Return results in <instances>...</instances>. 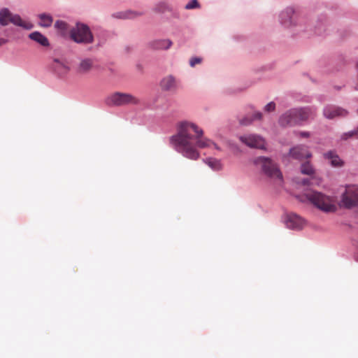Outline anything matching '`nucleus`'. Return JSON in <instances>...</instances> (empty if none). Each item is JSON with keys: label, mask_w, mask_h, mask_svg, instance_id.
Here are the masks:
<instances>
[{"label": "nucleus", "mask_w": 358, "mask_h": 358, "mask_svg": "<svg viewBox=\"0 0 358 358\" xmlns=\"http://www.w3.org/2000/svg\"><path fill=\"white\" fill-rule=\"evenodd\" d=\"M171 142L178 152L192 160L199 158L197 148H214L220 150L216 143L203 137L202 129L189 122H182L178 124V132L171 138Z\"/></svg>", "instance_id": "f257e3e1"}, {"label": "nucleus", "mask_w": 358, "mask_h": 358, "mask_svg": "<svg viewBox=\"0 0 358 358\" xmlns=\"http://www.w3.org/2000/svg\"><path fill=\"white\" fill-rule=\"evenodd\" d=\"M315 114L316 110L313 108H294L282 114L278 122L282 127L294 126L314 117Z\"/></svg>", "instance_id": "f03ea898"}, {"label": "nucleus", "mask_w": 358, "mask_h": 358, "mask_svg": "<svg viewBox=\"0 0 358 358\" xmlns=\"http://www.w3.org/2000/svg\"><path fill=\"white\" fill-rule=\"evenodd\" d=\"M307 199L315 208L324 213H334L337 210L336 198L317 191L306 194Z\"/></svg>", "instance_id": "7ed1b4c3"}, {"label": "nucleus", "mask_w": 358, "mask_h": 358, "mask_svg": "<svg viewBox=\"0 0 358 358\" xmlns=\"http://www.w3.org/2000/svg\"><path fill=\"white\" fill-rule=\"evenodd\" d=\"M344 188L341 194L340 206L346 209L358 208V185H346Z\"/></svg>", "instance_id": "20e7f679"}, {"label": "nucleus", "mask_w": 358, "mask_h": 358, "mask_svg": "<svg viewBox=\"0 0 358 358\" xmlns=\"http://www.w3.org/2000/svg\"><path fill=\"white\" fill-rule=\"evenodd\" d=\"M254 164L261 168L262 171L268 177L277 179L280 182L282 180V176L278 166L270 159L265 157H258L254 159Z\"/></svg>", "instance_id": "39448f33"}, {"label": "nucleus", "mask_w": 358, "mask_h": 358, "mask_svg": "<svg viewBox=\"0 0 358 358\" xmlns=\"http://www.w3.org/2000/svg\"><path fill=\"white\" fill-rule=\"evenodd\" d=\"M8 23H12L26 30H30L34 27L31 22L23 20L19 15L13 14L7 8H3L0 10V24L6 26Z\"/></svg>", "instance_id": "423d86ee"}, {"label": "nucleus", "mask_w": 358, "mask_h": 358, "mask_svg": "<svg viewBox=\"0 0 358 358\" xmlns=\"http://www.w3.org/2000/svg\"><path fill=\"white\" fill-rule=\"evenodd\" d=\"M71 38L78 43H92L94 40L93 35L88 26L78 23L70 31Z\"/></svg>", "instance_id": "0eeeda50"}, {"label": "nucleus", "mask_w": 358, "mask_h": 358, "mask_svg": "<svg viewBox=\"0 0 358 358\" xmlns=\"http://www.w3.org/2000/svg\"><path fill=\"white\" fill-rule=\"evenodd\" d=\"M107 103L110 106H122L125 105H138L140 100L136 96L123 92H115L107 98Z\"/></svg>", "instance_id": "6e6552de"}, {"label": "nucleus", "mask_w": 358, "mask_h": 358, "mask_svg": "<svg viewBox=\"0 0 358 358\" xmlns=\"http://www.w3.org/2000/svg\"><path fill=\"white\" fill-rule=\"evenodd\" d=\"M239 140L250 148L265 149V140L259 135L251 134L240 136Z\"/></svg>", "instance_id": "1a4fd4ad"}, {"label": "nucleus", "mask_w": 358, "mask_h": 358, "mask_svg": "<svg viewBox=\"0 0 358 358\" xmlns=\"http://www.w3.org/2000/svg\"><path fill=\"white\" fill-rule=\"evenodd\" d=\"M348 113L345 109L332 105L324 107L323 110L324 116L327 119H334L336 117H345Z\"/></svg>", "instance_id": "9d476101"}, {"label": "nucleus", "mask_w": 358, "mask_h": 358, "mask_svg": "<svg viewBox=\"0 0 358 358\" xmlns=\"http://www.w3.org/2000/svg\"><path fill=\"white\" fill-rule=\"evenodd\" d=\"M289 155L294 159L302 160L311 157V154L305 145H297L289 150Z\"/></svg>", "instance_id": "9b49d317"}, {"label": "nucleus", "mask_w": 358, "mask_h": 358, "mask_svg": "<svg viewBox=\"0 0 358 358\" xmlns=\"http://www.w3.org/2000/svg\"><path fill=\"white\" fill-rule=\"evenodd\" d=\"M160 87L163 91L176 92L178 89V82L174 76L169 75L162 79Z\"/></svg>", "instance_id": "f8f14e48"}, {"label": "nucleus", "mask_w": 358, "mask_h": 358, "mask_svg": "<svg viewBox=\"0 0 358 358\" xmlns=\"http://www.w3.org/2000/svg\"><path fill=\"white\" fill-rule=\"evenodd\" d=\"M305 224L303 219L296 214L292 213L288 215L286 225L288 228L292 229H301Z\"/></svg>", "instance_id": "ddd939ff"}, {"label": "nucleus", "mask_w": 358, "mask_h": 358, "mask_svg": "<svg viewBox=\"0 0 358 358\" xmlns=\"http://www.w3.org/2000/svg\"><path fill=\"white\" fill-rule=\"evenodd\" d=\"M94 66V62L92 59L85 58L80 60L77 66V72L80 74L88 73Z\"/></svg>", "instance_id": "4468645a"}, {"label": "nucleus", "mask_w": 358, "mask_h": 358, "mask_svg": "<svg viewBox=\"0 0 358 358\" xmlns=\"http://www.w3.org/2000/svg\"><path fill=\"white\" fill-rule=\"evenodd\" d=\"M52 68L59 76H64L69 71L68 64L65 62L58 59H55L53 60Z\"/></svg>", "instance_id": "2eb2a0df"}, {"label": "nucleus", "mask_w": 358, "mask_h": 358, "mask_svg": "<svg viewBox=\"0 0 358 358\" xmlns=\"http://www.w3.org/2000/svg\"><path fill=\"white\" fill-rule=\"evenodd\" d=\"M29 38L43 47H48L50 45V43L47 37L39 31H34L29 34Z\"/></svg>", "instance_id": "dca6fc26"}, {"label": "nucleus", "mask_w": 358, "mask_h": 358, "mask_svg": "<svg viewBox=\"0 0 358 358\" xmlns=\"http://www.w3.org/2000/svg\"><path fill=\"white\" fill-rule=\"evenodd\" d=\"M324 157L329 160V162L332 166L341 167L343 165V162L334 152H327L324 154Z\"/></svg>", "instance_id": "f3484780"}, {"label": "nucleus", "mask_w": 358, "mask_h": 358, "mask_svg": "<svg viewBox=\"0 0 358 358\" xmlns=\"http://www.w3.org/2000/svg\"><path fill=\"white\" fill-rule=\"evenodd\" d=\"M172 45V42L169 39H160L153 41L150 43V46L155 50H166Z\"/></svg>", "instance_id": "a211bd4d"}, {"label": "nucleus", "mask_w": 358, "mask_h": 358, "mask_svg": "<svg viewBox=\"0 0 358 358\" xmlns=\"http://www.w3.org/2000/svg\"><path fill=\"white\" fill-rule=\"evenodd\" d=\"M143 13L132 10H126L122 12H118L113 14V16L117 18L121 19H133L138 16L142 15Z\"/></svg>", "instance_id": "6ab92c4d"}, {"label": "nucleus", "mask_w": 358, "mask_h": 358, "mask_svg": "<svg viewBox=\"0 0 358 358\" xmlns=\"http://www.w3.org/2000/svg\"><path fill=\"white\" fill-rule=\"evenodd\" d=\"M205 163L214 171H220L222 169L220 160L215 158H208L205 160Z\"/></svg>", "instance_id": "aec40b11"}, {"label": "nucleus", "mask_w": 358, "mask_h": 358, "mask_svg": "<svg viewBox=\"0 0 358 358\" xmlns=\"http://www.w3.org/2000/svg\"><path fill=\"white\" fill-rule=\"evenodd\" d=\"M38 17L40 19L39 25L41 27H49L53 22L52 16L48 14H40Z\"/></svg>", "instance_id": "412c9836"}, {"label": "nucleus", "mask_w": 358, "mask_h": 358, "mask_svg": "<svg viewBox=\"0 0 358 358\" xmlns=\"http://www.w3.org/2000/svg\"><path fill=\"white\" fill-rule=\"evenodd\" d=\"M293 13H294V10L292 8H287V9H286V10L282 12V13L280 14L282 24H283L285 25H288L287 18L290 19Z\"/></svg>", "instance_id": "4be33fe9"}, {"label": "nucleus", "mask_w": 358, "mask_h": 358, "mask_svg": "<svg viewBox=\"0 0 358 358\" xmlns=\"http://www.w3.org/2000/svg\"><path fill=\"white\" fill-rule=\"evenodd\" d=\"M301 171L303 174L308 176H312L315 173L314 169L309 162H306L303 164L301 165Z\"/></svg>", "instance_id": "5701e85b"}, {"label": "nucleus", "mask_w": 358, "mask_h": 358, "mask_svg": "<svg viewBox=\"0 0 358 358\" xmlns=\"http://www.w3.org/2000/svg\"><path fill=\"white\" fill-rule=\"evenodd\" d=\"M262 114L259 112H257L253 115L252 118L245 117L240 120V123L243 125H248L250 124L254 120L262 119Z\"/></svg>", "instance_id": "b1692460"}, {"label": "nucleus", "mask_w": 358, "mask_h": 358, "mask_svg": "<svg viewBox=\"0 0 358 358\" xmlns=\"http://www.w3.org/2000/svg\"><path fill=\"white\" fill-rule=\"evenodd\" d=\"M55 27L62 31H65L67 29L68 25L65 22L58 20L55 22Z\"/></svg>", "instance_id": "393cba45"}, {"label": "nucleus", "mask_w": 358, "mask_h": 358, "mask_svg": "<svg viewBox=\"0 0 358 358\" xmlns=\"http://www.w3.org/2000/svg\"><path fill=\"white\" fill-rule=\"evenodd\" d=\"M167 9V5L164 2L157 3L155 7V10L158 13H162Z\"/></svg>", "instance_id": "a878e982"}, {"label": "nucleus", "mask_w": 358, "mask_h": 358, "mask_svg": "<svg viewBox=\"0 0 358 358\" xmlns=\"http://www.w3.org/2000/svg\"><path fill=\"white\" fill-rule=\"evenodd\" d=\"M200 5L197 0H192L190 2H189L185 6V9L190 10L194 8H199Z\"/></svg>", "instance_id": "bb28decb"}, {"label": "nucleus", "mask_w": 358, "mask_h": 358, "mask_svg": "<svg viewBox=\"0 0 358 358\" xmlns=\"http://www.w3.org/2000/svg\"><path fill=\"white\" fill-rule=\"evenodd\" d=\"M355 138V130L353 131H348V132H346V133H344L342 136H341V139L342 140H348V138Z\"/></svg>", "instance_id": "cd10ccee"}, {"label": "nucleus", "mask_w": 358, "mask_h": 358, "mask_svg": "<svg viewBox=\"0 0 358 358\" xmlns=\"http://www.w3.org/2000/svg\"><path fill=\"white\" fill-rule=\"evenodd\" d=\"M275 108V104L274 102L271 101L266 104L264 107V110L266 112L273 111Z\"/></svg>", "instance_id": "c85d7f7f"}, {"label": "nucleus", "mask_w": 358, "mask_h": 358, "mask_svg": "<svg viewBox=\"0 0 358 358\" xmlns=\"http://www.w3.org/2000/svg\"><path fill=\"white\" fill-rule=\"evenodd\" d=\"M202 59L200 57H192L189 61V64L192 67H194L196 64H200Z\"/></svg>", "instance_id": "c756f323"}, {"label": "nucleus", "mask_w": 358, "mask_h": 358, "mask_svg": "<svg viewBox=\"0 0 358 358\" xmlns=\"http://www.w3.org/2000/svg\"><path fill=\"white\" fill-rule=\"evenodd\" d=\"M7 42H8L7 39L0 38V46L3 44H6Z\"/></svg>", "instance_id": "7c9ffc66"}, {"label": "nucleus", "mask_w": 358, "mask_h": 358, "mask_svg": "<svg viewBox=\"0 0 358 358\" xmlns=\"http://www.w3.org/2000/svg\"><path fill=\"white\" fill-rule=\"evenodd\" d=\"M300 136H302V137H308L309 136V133H308V132H301L300 133Z\"/></svg>", "instance_id": "2f4dec72"}, {"label": "nucleus", "mask_w": 358, "mask_h": 358, "mask_svg": "<svg viewBox=\"0 0 358 358\" xmlns=\"http://www.w3.org/2000/svg\"><path fill=\"white\" fill-rule=\"evenodd\" d=\"M302 185H309V180L308 179H304L302 180Z\"/></svg>", "instance_id": "473e14b6"}, {"label": "nucleus", "mask_w": 358, "mask_h": 358, "mask_svg": "<svg viewBox=\"0 0 358 358\" xmlns=\"http://www.w3.org/2000/svg\"><path fill=\"white\" fill-rule=\"evenodd\" d=\"M355 138L358 139V128L355 129Z\"/></svg>", "instance_id": "72a5a7b5"}, {"label": "nucleus", "mask_w": 358, "mask_h": 358, "mask_svg": "<svg viewBox=\"0 0 358 358\" xmlns=\"http://www.w3.org/2000/svg\"><path fill=\"white\" fill-rule=\"evenodd\" d=\"M357 113H358V109H357Z\"/></svg>", "instance_id": "f704fd0d"}]
</instances>
